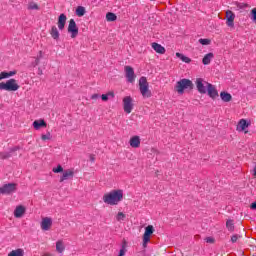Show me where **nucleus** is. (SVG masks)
<instances>
[{"label":"nucleus","instance_id":"f257e3e1","mask_svg":"<svg viewBox=\"0 0 256 256\" xmlns=\"http://www.w3.org/2000/svg\"><path fill=\"white\" fill-rule=\"evenodd\" d=\"M124 192L122 189H113L103 195L102 201L105 205L112 207L119 205L123 201Z\"/></svg>","mask_w":256,"mask_h":256},{"label":"nucleus","instance_id":"f03ea898","mask_svg":"<svg viewBox=\"0 0 256 256\" xmlns=\"http://www.w3.org/2000/svg\"><path fill=\"white\" fill-rule=\"evenodd\" d=\"M187 89L190 91L193 89V81L187 78L180 79L174 86V91H176L178 95H183Z\"/></svg>","mask_w":256,"mask_h":256},{"label":"nucleus","instance_id":"7ed1b4c3","mask_svg":"<svg viewBox=\"0 0 256 256\" xmlns=\"http://www.w3.org/2000/svg\"><path fill=\"white\" fill-rule=\"evenodd\" d=\"M20 87L19 82L13 78L7 80L6 82H0V91L15 92L19 91Z\"/></svg>","mask_w":256,"mask_h":256},{"label":"nucleus","instance_id":"20e7f679","mask_svg":"<svg viewBox=\"0 0 256 256\" xmlns=\"http://www.w3.org/2000/svg\"><path fill=\"white\" fill-rule=\"evenodd\" d=\"M139 91L144 99H149L152 97V93L149 89V82L147 81V77H140L139 79Z\"/></svg>","mask_w":256,"mask_h":256},{"label":"nucleus","instance_id":"39448f33","mask_svg":"<svg viewBox=\"0 0 256 256\" xmlns=\"http://www.w3.org/2000/svg\"><path fill=\"white\" fill-rule=\"evenodd\" d=\"M17 193V183H8L0 187V195H13Z\"/></svg>","mask_w":256,"mask_h":256},{"label":"nucleus","instance_id":"423d86ee","mask_svg":"<svg viewBox=\"0 0 256 256\" xmlns=\"http://www.w3.org/2000/svg\"><path fill=\"white\" fill-rule=\"evenodd\" d=\"M195 85H196L197 91L200 92L202 95H205L211 83L205 81V79L203 78H197L195 81Z\"/></svg>","mask_w":256,"mask_h":256},{"label":"nucleus","instance_id":"0eeeda50","mask_svg":"<svg viewBox=\"0 0 256 256\" xmlns=\"http://www.w3.org/2000/svg\"><path fill=\"white\" fill-rule=\"evenodd\" d=\"M153 233H155V227H153V225H148L145 228V232L143 234V247H147V244L149 243V241H151V235H153Z\"/></svg>","mask_w":256,"mask_h":256},{"label":"nucleus","instance_id":"6e6552de","mask_svg":"<svg viewBox=\"0 0 256 256\" xmlns=\"http://www.w3.org/2000/svg\"><path fill=\"white\" fill-rule=\"evenodd\" d=\"M125 77L128 83H135V79H137V75H135V70L131 66L124 67Z\"/></svg>","mask_w":256,"mask_h":256},{"label":"nucleus","instance_id":"1a4fd4ad","mask_svg":"<svg viewBox=\"0 0 256 256\" xmlns=\"http://www.w3.org/2000/svg\"><path fill=\"white\" fill-rule=\"evenodd\" d=\"M133 98L131 96H125L123 98V109L124 112L129 114L131 111H133Z\"/></svg>","mask_w":256,"mask_h":256},{"label":"nucleus","instance_id":"9d476101","mask_svg":"<svg viewBox=\"0 0 256 256\" xmlns=\"http://www.w3.org/2000/svg\"><path fill=\"white\" fill-rule=\"evenodd\" d=\"M68 33L71 34V38L75 39L79 35V28L77 27V23H75L74 19H70L68 25Z\"/></svg>","mask_w":256,"mask_h":256},{"label":"nucleus","instance_id":"9b49d317","mask_svg":"<svg viewBox=\"0 0 256 256\" xmlns=\"http://www.w3.org/2000/svg\"><path fill=\"white\" fill-rule=\"evenodd\" d=\"M40 227L42 231H51V227H53V218L43 217L40 223Z\"/></svg>","mask_w":256,"mask_h":256},{"label":"nucleus","instance_id":"f8f14e48","mask_svg":"<svg viewBox=\"0 0 256 256\" xmlns=\"http://www.w3.org/2000/svg\"><path fill=\"white\" fill-rule=\"evenodd\" d=\"M75 177V171L73 169H66L62 172V175L60 176V183H63V181H67L69 179H73Z\"/></svg>","mask_w":256,"mask_h":256},{"label":"nucleus","instance_id":"ddd939ff","mask_svg":"<svg viewBox=\"0 0 256 256\" xmlns=\"http://www.w3.org/2000/svg\"><path fill=\"white\" fill-rule=\"evenodd\" d=\"M226 25L227 27H235V13L233 11H226Z\"/></svg>","mask_w":256,"mask_h":256},{"label":"nucleus","instance_id":"4468645a","mask_svg":"<svg viewBox=\"0 0 256 256\" xmlns=\"http://www.w3.org/2000/svg\"><path fill=\"white\" fill-rule=\"evenodd\" d=\"M27 212V208L23 205H18L16 206V208L14 209V217L16 219H21V217H23L25 215V213Z\"/></svg>","mask_w":256,"mask_h":256},{"label":"nucleus","instance_id":"2eb2a0df","mask_svg":"<svg viewBox=\"0 0 256 256\" xmlns=\"http://www.w3.org/2000/svg\"><path fill=\"white\" fill-rule=\"evenodd\" d=\"M129 144L133 149H139V147H141V137L137 135L132 136L129 140Z\"/></svg>","mask_w":256,"mask_h":256},{"label":"nucleus","instance_id":"dca6fc26","mask_svg":"<svg viewBox=\"0 0 256 256\" xmlns=\"http://www.w3.org/2000/svg\"><path fill=\"white\" fill-rule=\"evenodd\" d=\"M206 93L209 95V97H211V99H216V97H219V92H217V88H215L213 84L208 85Z\"/></svg>","mask_w":256,"mask_h":256},{"label":"nucleus","instance_id":"f3484780","mask_svg":"<svg viewBox=\"0 0 256 256\" xmlns=\"http://www.w3.org/2000/svg\"><path fill=\"white\" fill-rule=\"evenodd\" d=\"M67 23V16L65 14H60L58 17V29L63 31L65 29V24Z\"/></svg>","mask_w":256,"mask_h":256},{"label":"nucleus","instance_id":"a211bd4d","mask_svg":"<svg viewBox=\"0 0 256 256\" xmlns=\"http://www.w3.org/2000/svg\"><path fill=\"white\" fill-rule=\"evenodd\" d=\"M152 49H154V51L156 53H159L160 55H165V47H163L161 44L157 43V42H153L151 44Z\"/></svg>","mask_w":256,"mask_h":256},{"label":"nucleus","instance_id":"6ab92c4d","mask_svg":"<svg viewBox=\"0 0 256 256\" xmlns=\"http://www.w3.org/2000/svg\"><path fill=\"white\" fill-rule=\"evenodd\" d=\"M33 127L36 131H39V129H41V127H47V123L43 119L35 120L33 122Z\"/></svg>","mask_w":256,"mask_h":256},{"label":"nucleus","instance_id":"aec40b11","mask_svg":"<svg viewBox=\"0 0 256 256\" xmlns=\"http://www.w3.org/2000/svg\"><path fill=\"white\" fill-rule=\"evenodd\" d=\"M15 151H19V147L15 146L13 147L10 152H0V159H9L11 157L12 153H15Z\"/></svg>","mask_w":256,"mask_h":256},{"label":"nucleus","instance_id":"412c9836","mask_svg":"<svg viewBox=\"0 0 256 256\" xmlns=\"http://www.w3.org/2000/svg\"><path fill=\"white\" fill-rule=\"evenodd\" d=\"M50 35L52 37V39H54L55 41H59V30L57 29V26H52L50 29Z\"/></svg>","mask_w":256,"mask_h":256},{"label":"nucleus","instance_id":"4be33fe9","mask_svg":"<svg viewBox=\"0 0 256 256\" xmlns=\"http://www.w3.org/2000/svg\"><path fill=\"white\" fill-rule=\"evenodd\" d=\"M247 127H249V123H247V120L241 119V120L238 122L237 131H239V132L245 131V129H247Z\"/></svg>","mask_w":256,"mask_h":256},{"label":"nucleus","instance_id":"5701e85b","mask_svg":"<svg viewBox=\"0 0 256 256\" xmlns=\"http://www.w3.org/2000/svg\"><path fill=\"white\" fill-rule=\"evenodd\" d=\"M215 57V55L213 53H208L206 54L203 59H202V63L203 65H209L211 63V61H213V58Z\"/></svg>","mask_w":256,"mask_h":256},{"label":"nucleus","instance_id":"b1692460","mask_svg":"<svg viewBox=\"0 0 256 256\" xmlns=\"http://www.w3.org/2000/svg\"><path fill=\"white\" fill-rule=\"evenodd\" d=\"M56 251L57 253H63V251H65V242L63 240L56 242Z\"/></svg>","mask_w":256,"mask_h":256},{"label":"nucleus","instance_id":"393cba45","mask_svg":"<svg viewBox=\"0 0 256 256\" xmlns=\"http://www.w3.org/2000/svg\"><path fill=\"white\" fill-rule=\"evenodd\" d=\"M25 255V250L22 248H18L16 250H12L8 256H24Z\"/></svg>","mask_w":256,"mask_h":256},{"label":"nucleus","instance_id":"a878e982","mask_svg":"<svg viewBox=\"0 0 256 256\" xmlns=\"http://www.w3.org/2000/svg\"><path fill=\"white\" fill-rule=\"evenodd\" d=\"M220 97H221L222 101H224L225 103H229V101H231V99H233L231 94H229L227 92H221Z\"/></svg>","mask_w":256,"mask_h":256},{"label":"nucleus","instance_id":"bb28decb","mask_svg":"<svg viewBox=\"0 0 256 256\" xmlns=\"http://www.w3.org/2000/svg\"><path fill=\"white\" fill-rule=\"evenodd\" d=\"M114 97H115V92L114 91H110L106 94L101 95L102 101H109V99H113Z\"/></svg>","mask_w":256,"mask_h":256},{"label":"nucleus","instance_id":"cd10ccee","mask_svg":"<svg viewBox=\"0 0 256 256\" xmlns=\"http://www.w3.org/2000/svg\"><path fill=\"white\" fill-rule=\"evenodd\" d=\"M176 57H178V59H181V61H183V63H190L191 62V58L177 52L176 53Z\"/></svg>","mask_w":256,"mask_h":256},{"label":"nucleus","instance_id":"c85d7f7f","mask_svg":"<svg viewBox=\"0 0 256 256\" xmlns=\"http://www.w3.org/2000/svg\"><path fill=\"white\" fill-rule=\"evenodd\" d=\"M85 13H86L85 7L78 6L76 8V15H77V17H83V15H85Z\"/></svg>","mask_w":256,"mask_h":256},{"label":"nucleus","instance_id":"c756f323","mask_svg":"<svg viewBox=\"0 0 256 256\" xmlns=\"http://www.w3.org/2000/svg\"><path fill=\"white\" fill-rule=\"evenodd\" d=\"M28 9L30 11H39V5H37V3H35V2H30L28 4Z\"/></svg>","mask_w":256,"mask_h":256},{"label":"nucleus","instance_id":"7c9ffc66","mask_svg":"<svg viewBox=\"0 0 256 256\" xmlns=\"http://www.w3.org/2000/svg\"><path fill=\"white\" fill-rule=\"evenodd\" d=\"M226 228L228 231H235V224L233 223V220H227Z\"/></svg>","mask_w":256,"mask_h":256},{"label":"nucleus","instance_id":"2f4dec72","mask_svg":"<svg viewBox=\"0 0 256 256\" xmlns=\"http://www.w3.org/2000/svg\"><path fill=\"white\" fill-rule=\"evenodd\" d=\"M106 19L107 21H117V15H115L114 13L108 12L106 14Z\"/></svg>","mask_w":256,"mask_h":256},{"label":"nucleus","instance_id":"473e14b6","mask_svg":"<svg viewBox=\"0 0 256 256\" xmlns=\"http://www.w3.org/2000/svg\"><path fill=\"white\" fill-rule=\"evenodd\" d=\"M198 43H200V45H209L211 43V39H207V38H200L198 40Z\"/></svg>","mask_w":256,"mask_h":256},{"label":"nucleus","instance_id":"72a5a7b5","mask_svg":"<svg viewBox=\"0 0 256 256\" xmlns=\"http://www.w3.org/2000/svg\"><path fill=\"white\" fill-rule=\"evenodd\" d=\"M125 217H126L125 213L118 212V214L116 215V220L117 221H125Z\"/></svg>","mask_w":256,"mask_h":256},{"label":"nucleus","instance_id":"f704fd0d","mask_svg":"<svg viewBox=\"0 0 256 256\" xmlns=\"http://www.w3.org/2000/svg\"><path fill=\"white\" fill-rule=\"evenodd\" d=\"M250 19H251L254 23H256V8H254V9L251 10Z\"/></svg>","mask_w":256,"mask_h":256},{"label":"nucleus","instance_id":"c9c22d12","mask_svg":"<svg viewBox=\"0 0 256 256\" xmlns=\"http://www.w3.org/2000/svg\"><path fill=\"white\" fill-rule=\"evenodd\" d=\"M3 79H9V73L7 71L0 73V81H3Z\"/></svg>","mask_w":256,"mask_h":256},{"label":"nucleus","instance_id":"e433bc0d","mask_svg":"<svg viewBox=\"0 0 256 256\" xmlns=\"http://www.w3.org/2000/svg\"><path fill=\"white\" fill-rule=\"evenodd\" d=\"M53 173H63V166L58 165L57 167L52 169Z\"/></svg>","mask_w":256,"mask_h":256},{"label":"nucleus","instance_id":"4c0bfd02","mask_svg":"<svg viewBox=\"0 0 256 256\" xmlns=\"http://www.w3.org/2000/svg\"><path fill=\"white\" fill-rule=\"evenodd\" d=\"M41 139L42 141H50L51 133L48 132L47 134H42Z\"/></svg>","mask_w":256,"mask_h":256},{"label":"nucleus","instance_id":"58836bf2","mask_svg":"<svg viewBox=\"0 0 256 256\" xmlns=\"http://www.w3.org/2000/svg\"><path fill=\"white\" fill-rule=\"evenodd\" d=\"M41 63V61L39 60V58H35V60L31 63V65L33 67H37V65H39Z\"/></svg>","mask_w":256,"mask_h":256},{"label":"nucleus","instance_id":"ea45409f","mask_svg":"<svg viewBox=\"0 0 256 256\" xmlns=\"http://www.w3.org/2000/svg\"><path fill=\"white\" fill-rule=\"evenodd\" d=\"M240 237H241V236H239V235H237V234L233 235V236L231 237L232 243H237V240H238Z\"/></svg>","mask_w":256,"mask_h":256},{"label":"nucleus","instance_id":"a19ab883","mask_svg":"<svg viewBox=\"0 0 256 256\" xmlns=\"http://www.w3.org/2000/svg\"><path fill=\"white\" fill-rule=\"evenodd\" d=\"M125 253H127V250L125 249V246H123L118 256H125Z\"/></svg>","mask_w":256,"mask_h":256},{"label":"nucleus","instance_id":"79ce46f5","mask_svg":"<svg viewBox=\"0 0 256 256\" xmlns=\"http://www.w3.org/2000/svg\"><path fill=\"white\" fill-rule=\"evenodd\" d=\"M35 59H39V61H41V59H43V51H39L38 52V55H37V57H35Z\"/></svg>","mask_w":256,"mask_h":256},{"label":"nucleus","instance_id":"37998d69","mask_svg":"<svg viewBox=\"0 0 256 256\" xmlns=\"http://www.w3.org/2000/svg\"><path fill=\"white\" fill-rule=\"evenodd\" d=\"M95 159H96L95 154H90L89 155V161H91V163H95Z\"/></svg>","mask_w":256,"mask_h":256},{"label":"nucleus","instance_id":"c03bdc74","mask_svg":"<svg viewBox=\"0 0 256 256\" xmlns=\"http://www.w3.org/2000/svg\"><path fill=\"white\" fill-rule=\"evenodd\" d=\"M15 75H17L16 70H14V71H9V72H8V77H9V78H10V77H15Z\"/></svg>","mask_w":256,"mask_h":256},{"label":"nucleus","instance_id":"a18cd8bd","mask_svg":"<svg viewBox=\"0 0 256 256\" xmlns=\"http://www.w3.org/2000/svg\"><path fill=\"white\" fill-rule=\"evenodd\" d=\"M206 243H215V239L213 237L206 238Z\"/></svg>","mask_w":256,"mask_h":256},{"label":"nucleus","instance_id":"49530a36","mask_svg":"<svg viewBox=\"0 0 256 256\" xmlns=\"http://www.w3.org/2000/svg\"><path fill=\"white\" fill-rule=\"evenodd\" d=\"M91 99H92V100L99 99V94H93V95L91 96Z\"/></svg>","mask_w":256,"mask_h":256},{"label":"nucleus","instance_id":"de8ad7c7","mask_svg":"<svg viewBox=\"0 0 256 256\" xmlns=\"http://www.w3.org/2000/svg\"><path fill=\"white\" fill-rule=\"evenodd\" d=\"M250 208H251V209H256V201L251 204Z\"/></svg>","mask_w":256,"mask_h":256},{"label":"nucleus","instance_id":"09e8293b","mask_svg":"<svg viewBox=\"0 0 256 256\" xmlns=\"http://www.w3.org/2000/svg\"><path fill=\"white\" fill-rule=\"evenodd\" d=\"M38 75H43V71L40 70V71L38 72Z\"/></svg>","mask_w":256,"mask_h":256}]
</instances>
